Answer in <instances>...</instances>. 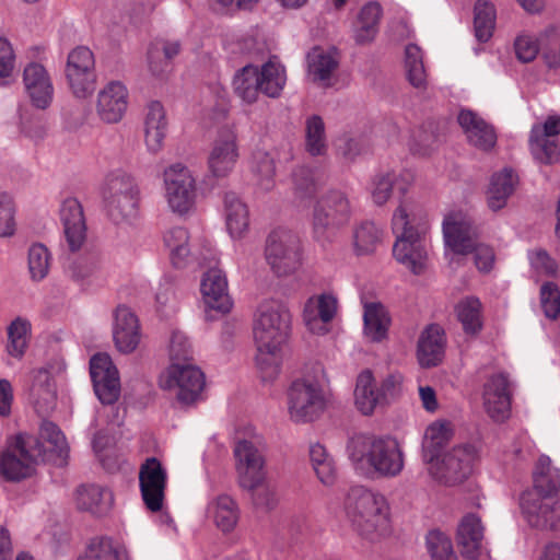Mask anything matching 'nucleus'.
<instances>
[{
  "label": "nucleus",
  "mask_w": 560,
  "mask_h": 560,
  "mask_svg": "<svg viewBox=\"0 0 560 560\" xmlns=\"http://www.w3.org/2000/svg\"><path fill=\"white\" fill-rule=\"evenodd\" d=\"M291 330V314L279 301L262 302L254 317L253 335L257 347L256 364L264 381L273 380L280 371L281 347Z\"/></svg>",
  "instance_id": "1"
},
{
  "label": "nucleus",
  "mask_w": 560,
  "mask_h": 560,
  "mask_svg": "<svg viewBox=\"0 0 560 560\" xmlns=\"http://www.w3.org/2000/svg\"><path fill=\"white\" fill-rule=\"evenodd\" d=\"M534 490L521 495L522 512L533 527L556 530L560 528V469L551 466L548 456L541 455L533 471Z\"/></svg>",
  "instance_id": "2"
},
{
  "label": "nucleus",
  "mask_w": 560,
  "mask_h": 560,
  "mask_svg": "<svg viewBox=\"0 0 560 560\" xmlns=\"http://www.w3.org/2000/svg\"><path fill=\"white\" fill-rule=\"evenodd\" d=\"M353 468L366 477L394 478L404 469V454L396 439L357 433L347 442Z\"/></svg>",
  "instance_id": "3"
},
{
  "label": "nucleus",
  "mask_w": 560,
  "mask_h": 560,
  "mask_svg": "<svg viewBox=\"0 0 560 560\" xmlns=\"http://www.w3.org/2000/svg\"><path fill=\"white\" fill-rule=\"evenodd\" d=\"M345 511L353 530L364 540L376 542L392 532L389 506L384 495L362 486L352 487Z\"/></svg>",
  "instance_id": "4"
},
{
  "label": "nucleus",
  "mask_w": 560,
  "mask_h": 560,
  "mask_svg": "<svg viewBox=\"0 0 560 560\" xmlns=\"http://www.w3.org/2000/svg\"><path fill=\"white\" fill-rule=\"evenodd\" d=\"M393 232L396 235L393 246L394 257L413 273L419 275L427 260V250L422 238L425 226L412 223L402 201L393 215Z\"/></svg>",
  "instance_id": "5"
},
{
  "label": "nucleus",
  "mask_w": 560,
  "mask_h": 560,
  "mask_svg": "<svg viewBox=\"0 0 560 560\" xmlns=\"http://www.w3.org/2000/svg\"><path fill=\"white\" fill-rule=\"evenodd\" d=\"M47 458L44 444L38 436L20 433L9 444L0 457V471L9 481L25 479L35 470L39 462Z\"/></svg>",
  "instance_id": "6"
},
{
  "label": "nucleus",
  "mask_w": 560,
  "mask_h": 560,
  "mask_svg": "<svg viewBox=\"0 0 560 560\" xmlns=\"http://www.w3.org/2000/svg\"><path fill=\"white\" fill-rule=\"evenodd\" d=\"M327 398L318 378L304 376L292 382L288 389V410L296 423L312 422L325 411Z\"/></svg>",
  "instance_id": "7"
},
{
  "label": "nucleus",
  "mask_w": 560,
  "mask_h": 560,
  "mask_svg": "<svg viewBox=\"0 0 560 560\" xmlns=\"http://www.w3.org/2000/svg\"><path fill=\"white\" fill-rule=\"evenodd\" d=\"M265 257L277 276L295 272L302 265L300 237L290 230H273L266 240Z\"/></svg>",
  "instance_id": "8"
},
{
  "label": "nucleus",
  "mask_w": 560,
  "mask_h": 560,
  "mask_svg": "<svg viewBox=\"0 0 560 560\" xmlns=\"http://www.w3.org/2000/svg\"><path fill=\"white\" fill-rule=\"evenodd\" d=\"M351 202L341 190H329L322 196L313 211L314 237L322 243L329 241L328 232L338 229L350 221Z\"/></svg>",
  "instance_id": "9"
},
{
  "label": "nucleus",
  "mask_w": 560,
  "mask_h": 560,
  "mask_svg": "<svg viewBox=\"0 0 560 560\" xmlns=\"http://www.w3.org/2000/svg\"><path fill=\"white\" fill-rule=\"evenodd\" d=\"M475 457L476 450L472 445H458L445 453L441 459L439 456L428 462V470L439 482L454 486L463 482L470 475Z\"/></svg>",
  "instance_id": "10"
},
{
  "label": "nucleus",
  "mask_w": 560,
  "mask_h": 560,
  "mask_svg": "<svg viewBox=\"0 0 560 560\" xmlns=\"http://www.w3.org/2000/svg\"><path fill=\"white\" fill-rule=\"evenodd\" d=\"M65 72L68 85L75 97L86 98L94 93L95 58L89 47L78 46L69 52Z\"/></svg>",
  "instance_id": "11"
},
{
  "label": "nucleus",
  "mask_w": 560,
  "mask_h": 560,
  "mask_svg": "<svg viewBox=\"0 0 560 560\" xmlns=\"http://www.w3.org/2000/svg\"><path fill=\"white\" fill-rule=\"evenodd\" d=\"M165 197L171 210L179 215L188 213L195 206L196 180L182 164L170 166L164 172Z\"/></svg>",
  "instance_id": "12"
},
{
  "label": "nucleus",
  "mask_w": 560,
  "mask_h": 560,
  "mask_svg": "<svg viewBox=\"0 0 560 560\" xmlns=\"http://www.w3.org/2000/svg\"><path fill=\"white\" fill-rule=\"evenodd\" d=\"M238 483L243 489L255 490L266 480L262 450L248 440H241L234 447Z\"/></svg>",
  "instance_id": "13"
},
{
  "label": "nucleus",
  "mask_w": 560,
  "mask_h": 560,
  "mask_svg": "<svg viewBox=\"0 0 560 560\" xmlns=\"http://www.w3.org/2000/svg\"><path fill=\"white\" fill-rule=\"evenodd\" d=\"M445 245L455 254L467 255L478 242L479 231L472 219L462 212L448 213L443 220Z\"/></svg>",
  "instance_id": "14"
},
{
  "label": "nucleus",
  "mask_w": 560,
  "mask_h": 560,
  "mask_svg": "<svg viewBox=\"0 0 560 560\" xmlns=\"http://www.w3.org/2000/svg\"><path fill=\"white\" fill-rule=\"evenodd\" d=\"M167 387L175 390L177 400L185 406L195 404L205 387V375L191 364L173 363L170 368Z\"/></svg>",
  "instance_id": "15"
},
{
  "label": "nucleus",
  "mask_w": 560,
  "mask_h": 560,
  "mask_svg": "<svg viewBox=\"0 0 560 560\" xmlns=\"http://www.w3.org/2000/svg\"><path fill=\"white\" fill-rule=\"evenodd\" d=\"M167 474L156 457L147 458L139 470V486L142 500L151 512L163 506Z\"/></svg>",
  "instance_id": "16"
},
{
  "label": "nucleus",
  "mask_w": 560,
  "mask_h": 560,
  "mask_svg": "<svg viewBox=\"0 0 560 560\" xmlns=\"http://www.w3.org/2000/svg\"><path fill=\"white\" fill-rule=\"evenodd\" d=\"M90 374L96 396L105 405L117 401L120 394L118 370L107 354L97 353L90 361Z\"/></svg>",
  "instance_id": "17"
},
{
  "label": "nucleus",
  "mask_w": 560,
  "mask_h": 560,
  "mask_svg": "<svg viewBox=\"0 0 560 560\" xmlns=\"http://www.w3.org/2000/svg\"><path fill=\"white\" fill-rule=\"evenodd\" d=\"M22 83L26 96L35 108L45 110L50 106L54 100V85L42 63H27L22 73Z\"/></svg>",
  "instance_id": "18"
},
{
  "label": "nucleus",
  "mask_w": 560,
  "mask_h": 560,
  "mask_svg": "<svg viewBox=\"0 0 560 560\" xmlns=\"http://www.w3.org/2000/svg\"><path fill=\"white\" fill-rule=\"evenodd\" d=\"M238 159L236 135L230 129L220 131L208 156V167L217 178L226 177Z\"/></svg>",
  "instance_id": "19"
},
{
  "label": "nucleus",
  "mask_w": 560,
  "mask_h": 560,
  "mask_svg": "<svg viewBox=\"0 0 560 560\" xmlns=\"http://www.w3.org/2000/svg\"><path fill=\"white\" fill-rule=\"evenodd\" d=\"M482 397L486 411L494 421H503L509 417L511 394L505 374L490 376L483 385Z\"/></svg>",
  "instance_id": "20"
},
{
  "label": "nucleus",
  "mask_w": 560,
  "mask_h": 560,
  "mask_svg": "<svg viewBox=\"0 0 560 560\" xmlns=\"http://www.w3.org/2000/svg\"><path fill=\"white\" fill-rule=\"evenodd\" d=\"M338 310V301L330 293L311 298L304 307L303 320L310 331L317 335L328 332L327 325L334 319Z\"/></svg>",
  "instance_id": "21"
},
{
  "label": "nucleus",
  "mask_w": 560,
  "mask_h": 560,
  "mask_svg": "<svg viewBox=\"0 0 560 560\" xmlns=\"http://www.w3.org/2000/svg\"><path fill=\"white\" fill-rule=\"evenodd\" d=\"M201 293L205 305L222 314L228 313L232 307V302L228 293V280L224 272L210 267L201 280Z\"/></svg>",
  "instance_id": "22"
},
{
  "label": "nucleus",
  "mask_w": 560,
  "mask_h": 560,
  "mask_svg": "<svg viewBox=\"0 0 560 560\" xmlns=\"http://www.w3.org/2000/svg\"><path fill=\"white\" fill-rule=\"evenodd\" d=\"M128 91L119 81H110L97 95L96 112L108 124L118 122L127 109Z\"/></svg>",
  "instance_id": "23"
},
{
  "label": "nucleus",
  "mask_w": 560,
  "mask_h": 560,
  "mask_svg": "<svg viewBox=\"0 0 560 560\" xmlns=\"http://www.w3.org/2000/svg\"><path fill=\"white\" fill-rule=\"evenodd\" d=\"M63 233L70 252L81 248L86 238V226L83 208L75 198H68L60 209Z\"/></svg>",
  "instance_id": "24"
},
{
  "label": "nucleus",
  "mask_w": 560,
  "mask_h": 560,
  "mask_svg": "<svg viewBox=\"0 0 560 560\" xmlns=\"http://www.w3.org/2000/svg\"><path fill=\"white\" fill-rule=\"evenodd\" d=\"M113 338L117 349L122 353L132 352L140 342L138 317L125 305H119L115 311Z\"/></svg>",
  "instance_id": "25"
},
{
  "label": "nucleus",
  "mask_w": 560,
  "mask_h": 560,
  "mask_svg": "<svg viewBox=\"0 0 560 560\" xmlns=\"http://www.w3.org/2000/svg\"><path fill=\"white\" fill-rule=\"evenodd\" d=\"M470 144L482 151L491 150L497 143V135L491 125L469 109H463L457 116Z\"/></svg>",
  "instance_id": "26"
},
{
  "label": "nucleus",
  "mask_w": 560,
  "mask_h": 560,
  "mask_svg": "<svg viewBox=\"0 0 560 560\" xmlns=\"http://www.w3.org/2000/svg\"><path fill=\"white\" fill-rule=\"evenodd\" d=\"M444 350V330L439 325H429L418 340L417 357L420 365L422 368L436 366L443 360Z\"/></svg>",
  "instance_id": "27"
},
{
  "label": "nucleus",
  "mask_w": 560,
  "mask_h": 560,
  "mask_svg": "<svg viewBox=\"0 0 560 560\" xmlns=\"http://www.w3.org/2000/svg\"><path fill=\"white\" fill-rule=\"evenodd\" d=\"M485 527L475 513L464 515L457 526V544L463 556L475 559L482 547Z\"/></svg>",
  "instance_id": "28"
},
{
  "label": "nucleus",
  "mask_w": 560,
  "mask_h": 560,
  "mask_svg": "<svg viewBox=\"0 0 560 560\" xmlns=\"http://www.w3.org/2000/svg\"><path fill=\"white\" fill-rule=\"evenodd\" d=\"M354 405L364 416H371L378 407L385 406L371 370H363L357 377Z\"/></svg>",
  "instance_id": "29"
},
{
  "label": "nucleus",
  "mask_w": 560,
  "mask_h": 560,
  "mask_svg": "<svg viewBox=\"0 0 560 560\" xmlns=\"http://www.w3.org/2000/svg\"><path fill=\"white\" fill-rule=\"evenodd\" d=\"M77 505L95 516L106 515L113 505V493L100 485H82L77 489Z\"/></svg>",
  "instance_id": "30"
},
{
  "label": "nucleus",
  "mask_w": 560,
  "mask_h": 560,
  "mask_svg": "<svg viewBox=\"0 0 560 560\" xmlns=\"http://www.w3.org/2000/svg\"><path fill=\"white\" fill-rule=\"evenodd\" d=\"M306 58L310 78L324 88L330 86L331 78L339 66L336 52L314 47Z\"/></svg>",
  "instance_id": "31"
},
{
  "label": "nucleus",
  "mask_w": 560,
  "mask_h": 560,
  "mask_svg": "<svg viewBox=\"0 0 560 560\" xmlns=\"http://www.w3.org/2000/svg\"><path fill=\"white\" fill-rule=\"evenodd\" d=\"M411 182L412 176L408 172L400 174L386 172L375 175L371 188L373 201L378 206L384 205L389 199L393 190H397L401 196H405Z\"/></svg>",
  "instance_id": "32"
},
{
  "label": "nucleus",
  "mask_w": 560,
  "mask_h": 560,
  "mask_svg": "<svg viewBox=\"0 0 560 560\" xmlns=\"http://www.w3.org/2000/svg\"><path fill=\"white\" fill-rule=\"evenodd\" d=\"M517 176L512 168H503L494 173L487 190V203L492 211H499L506 206L508 199L514 192Z\"/></svg>",
  "instance_id": "33"
},
{
  "label": "nucleus",
  "mask_w": 560,
  "mask_h": 560,
  "mask_svg": "<svg viewBox=\"0 0 560 560\" xmlns=\"http://www.w3.org/2000/svg\"><path fill=\"white\" fill-rule=\"evenodd\" d=\"M167 131L165 112L160 102H151L144 119L145 144L149 151L155 153L163 147Z\"/></svg>",
  "instance_id": "34"
},
{
  "label": "nucleus",
  "mask_w": 560,
  "mask_h": 560,
  "mask_svg": "<svg viewBox=\"0 0 560 560\" xmlns=\"http://www.w3.org/2000/svg\"><path fill=\"white\" fill-rule=\"evenodd\" d=\"M226 229L233 238H240L248 231L249 211L247 205L233 191L224 196Z\"/></svg>",
  "instance_id": "35"
},
{
  "label": "nucleus",
  "mask_w": 560,
  "mask_h": 560,
  "mask_svg": "<svg viewBox=\"0 0 560 560\" xmlns=\"http://www.w3.org/2000/svg\"><path fill=\"white\" fill-rule=\"evenodd\" d=\"M363 310L364 334L372 341L383 340L390 324L386 307L378 301H364Z\"/></svg>",
  "instance_id": "36"
},
{
  "label": "nucleus",
  "mask_w": 560,
  "mask_h": 560,
  "mask_svg": "<svg viewBox=\"0 0 560 560\" xmlns=\"http://www.w3.org/2000/svg\"><path fill=\"white\" fill-rule=\"evenodd\" d=\"M103 202L126 198L130 196H139V187L135 178L121 171L116 170L108 173L101 188Z\"/></svg>",
  "instance_id": "37"
},
{
  "label": "nucleus",
  "mask_w": 560,
  "mask_h": 560,
  "mask_svg": "<svg viewBox=\"0 0 560 560\" xmlns=\"http://www.w3.org/2000/svg\"><path fill=\"white\" fill-rule=\"evenodd\" d=\"M180 44L178 42L156 40L148 50V62L151 73L158 79H163L171 70L170 61L178 55Z\"/></svg>",
  "instance_id": "38"
},
{
  "label": "nucleus",
  "mask_w": 560,
  "mask_h": 560,
  "mask_svg": "<svg viewBox=\"0 0 560 560\" xmlns=\"http://www.w3.org/2000/svg\"><path fill=\"white\" fill-rule=\"evenodd\" d=\"M102 262L98 253L89 252L77 257H67L63 261V270L73 281L83 282L100 271Z\"/></svg>",
  "instance_id": "39"
},
{
  "label": "nucleus",
  "mask_w": 560,
  "mask_h": 560,
  "mask_svg": "<svg viewBox=\"0 0 560 560\" xmlns=\"http://www.w3.org/2000/svg\"><path fill=\"white\" fill-rule=\"evenodd\" d=\"M31 396L34 402L45 410L52 408L56 400V387L51 373L47 368L35 369L31 372Z\"/></svg>",
  "instance_id": "40"
},
{
  "label": "nucleus",
  "mask_w": 560,
  "mask_h": 560,
  "mask_svg": "<svg viewBox=\"0 0 560 560\" xmlns=\"http://www.w3.org/2000/svg\"><path fill=\"white\" fill-rule=\"evenodd\" d=\"M261 93L268 97H279L287 82L285 69L276 57L270 58L258 69Z\"/></svg>",
  "instance_id": "41"
},
{
  "label": "nucleus",
  "mask_w": 560,
  "mask_h": 560,
  "mask_svg": "<svg viewBox=\"0 0 560 560\" xmlns=\"http://www.w3.org/2000/svg\"><path fill=\"white\" fill-rule=\"evenodd\" d=\"M382 8L377 2L366 3L360 11L354 28V40L359 45L371 43L378 30Z\"/></svg>",
  "instance_id": "42"
},
{
  "label": "nucleus",
  "mask_w": 560,
  "mask_h": 560,
  "mask_svg": "<svg viewBox=\"0 0 560 560\" xmlns=\"http://www.w3.org/2000/svg\"><path fill=\"white\" fill-rule=\"evenodd\" d=\"M233 85L240 98L248 104L255 103L261 93L258 67L253 65L244 66L234 75Z\"/></svg>",
  "instance_id": "43"
},
{
  "label": "nucleus",
  "mask_w": 560,
  "mask_h": 560,
  "mask_svg": "<svg viewBox=\"0 0 560 560\" xmlns=\"http://www.w3.org/2000/svg\"><path fill=\"white\" fill-rule=\"evenodd\" d=\"M188 241V231L184 228H173L164 234V244L168 248L171 261L176 268L187 266L191 259Z\"/></svg>",
  "instance_id": "44"
},
{
  "label": "nucleus",
  "mask_w": 560,
  "mask_h": 560,
  "mask_svg": "<svg viewBox=\"0 0 560 560\" xmlns=\"http://www.w3.org/2000/svg\"><path fill=\"white\" fill-rule=\"evenodd\" d=\"M209 511L214 523L224 533L231 532L238 521V508L229 495H219L210 505Z\"/></svg>",
  "instance_id": "45"
},
{
  "label": "nucleus",
  "mask_w": 560,
  "mask_h": 560,
  "mask_svg": "<svg viewBox=\"0 0 560 560\" xmlns=\"http://www.w3.org/2000/svg\"><path fill=\"white\" fill-rule=\"evenodd\" d=\"M31 323L24 317H16L8 326L7 352L15 359H22L28 346Z\"/></svg>",
  "instance_id": "46"
},
{
  "label": "nucleus",
  "mask_w": 560,
  "mask_h": 560,
  "mask_svg": "<svg viewBox=\"0 0 560 560\" xmlns=\"http://www.w3.org/2000/svg\"><path fill=\"white\" fill-rule=\"evenodd\" d=\"M495 26V10L487 0H477L474 8L475 36L480 43L488 42Z\"/></svg>",
  "instance_id": "47"
},
{
  "label": "nucleus",
  "mask_w": 560,
  "mask_h": 560,
  "mask_svg": "<svg viewBox=\"0 0 560 560\" xmlns=\"http://www.w3.org/2000/svg\"><path fill=\"white\" fill-rule=\"evenodd\" d=\"M450 430L447 424L434 422L429 425L422 443V455L425 463L434 460L447 444Z\"/></svg>",
  "instance_id": "48"
},
{
  "label": "nucleus",
  "mask_w": 560,
  "mask_h": 560,
  "mask_svg": "<svg viewBox=\"0 0 560 560\" xmlns=\"http://www.w3.org/2000/svg\"><path fill=\"white\" fill-rule=\"evenodd\" d=\"M104 207L115 224H130L139 213V196L113 199L104 202Z\"/></svg>",
  "instance_id": "49"
},
{
  "label": "nucleus",
  "mask_w": 560,
  "mask_h": 560,
  "mask_svg": "<svg viewBox=\"0 0 560 560\" xmlns=\"http://www.w3.org/2000/svg\"><path fill=\"white\" fill-rule=\"evenodd\" d=\"M38 439L49 444V450H46L44 446L47 456L46 460H49L52 455H56L60 459L66 458L68 455L69 447L66 438L54 422L43 421Z\"/></svg>",
  "instance_id": "50"
},
{
  "label": "nucleus",
  "mask_w": 560,
  "mask_h": 560,
  "mask_svg": "<svg viewBox=\"0 0 560 560\" xmlns=\"http://www.w3.org/2000/svg\"><path fill=\"white\" fill-rule=\"evenodd\" d=\"M440 135L433 122H427L415 129L409 142L410 151L418 155H429L439 144Z\"/></svg>",
  "instance_id": "51"
},
{
  "label": "nucleus",
  "mask_w": 560,
  "mask_h": 560,
  "mask_svg": "<svg viewBox=\"0 0 560 560\" xmlns=\"http://www.w3.org/2000/svg\"><path fill=\"white\" fill-rule=\"evenodd\" d=\"M480 310V301L472 296L466 298L457 304V318L462 323L466 334L475 335L480 331L482 327Z\"/></svg>",
  "instance_id": "52"
},
{
  "label": "nucleus",
  "mask_w": 560,
  "mask_h": 560,
  "mask_svg": "<svg viewBox=\"0 0 560 560\" xmlns=\"http://www.w3.org/2000/svg\"><path fill=\"white\" fill-rule=\"evenodd\" d=\"M322 182V175L317 170L299 166L293 172L295 196L300 199L312 198Z\"/></svg>",
  "instance_id": "53"
},
{
  "label": "nucleus",
  "mask_w": 560,
  "mask_h": 560,
  "mask_svg": "<svg viewBox=\"0 0 560 560\" xmlns=\"http://www.w3.org/2000/svg\"><path fill=\"white\" fill-rule=\"evenodd\" d=\"M405 67L407 78L415 88H423L427 82V74L423 65V57L420 47L410 44L405 49Z\"/></svg>",
  "instance_id": "54"
},
{
  "label": "nucleus",
  "mask_w": 560,
  "mask_h": 560,
  "mask_svg": "<svg viewBox=\"0 0 560 560\" xmlns=\"http://www.w3.org/2000/svg\"><path fill=\"white\" fill-rule=\"evenodd\" d=\"M380 241L381 230L373 222H363L354 229L353 246L357 255L373 253Z\"/></svg>",
  "instance_id": "55"
},
{
  "label": "nucleus",
  "mask_w": 560,
  "mask_h": 560,
  "mask_svg": "<svg viewBox=\"0 0 560 560\" xmlns=\"http://www.w3.org/2000/svg\"><path fill=\"white\" fill-rule=\"evenodd\" d=\"M306 151L313 155H323L327 150L325 124L320 116L313 115L306 120Z\"/></svg>",
  "instance_id": "56"
},
{
  "label": "nucleus",
  "mask_w": 560,
  "mask_h": 560,
  "mask_svg": "<svg viewBox=\"0 0 560 560\" xmlns=\"http://www.w3.org/2000/svg\"><path fill=\"white\" fill-rule=\"evenodd\" d=\"M530 151L535 160L544 164H552L560 159V145L556 138H529Z\"/></svg>",
  "instance_id": "57"
},
{
  "label": "nucleus",
  "mask_w": 560,
  "mask_h": 560,
  "mask_svg": "<svg viewBox=\"0 0 560 560\" xmlns=\"http://www.w3.org/2000/svg\"><path fill=\"white\" fill-rule=\"evenodd\" d=\"M28 271L32 280L40 281L48 275L50 254L48 248L40 244H33L28 249Z\"/></svg>",
  "instance_id": "58"
},
{
  "label": "nucleus",
  "mask_w": 560,
  "mask_h": 560,
  "mask_svg": "<svg viewBox=\"0 0 560 560\" xmlns=\"http://www.w3.org/2000/svg\"><path fill=\"white\" fill-rule=\"evenodd\" d=\"M253 172L258 176L257 185L262 190H270L273 187V176L276 172L273 159L262 151L254 154Z\"/></svg>",
  "instance_id": "59"
},
{
  "label": "nucleus",
  "mask_w": 560,
  "mask_h": 560,
  "mask_svg": "<svg viewBox=\"0 0 560 560\" xmlns=\"http://www.w3.org/2000/svg\"><path fill=\"white\" fill-rule=\"evenodd\" d=\"M427 549L432 560L456 559L450 537L440 530L429 532L427 535Z\"/></svg>",
  "instance_id": "60"
},
{
  "label": "nucleus",
  "mask_w": 560,
  "mask_h": 560,
  "mask_svg": "<svg viewBox=\"0 0 560 560\" xmlns=\"http://www.w3.org/2000/svg\"><path fill=\"white\" fill-rule=\"evenodd\" d=\"M79 560H120V553L112 539L102 538L93 541Z\"/></svg>",
  "instance_id": "61"
},
{
  "label": "nucleus",
  "mask_w": 560,
  "mask_h": 560,
  "mask_svg": "<svg viewBox=\"0 0 560 560\" xmlns=\"http://www.w3.org/2000/svg\"><path fill=\"white\" fill-rule=\"evenodd\" d=\"M540 303L546 317L556 319L560 314V291L556 283L546 282L540 288Z\"/></svg>",
  "instance_id": "62"
},
{
  "label": "nucleus",
  "mask_w": 560,
  "mask_h": 560,
  "mask_svg": "<svg viewBox=\"0 0 560 560\" xmlns=\"http://www.w3.org/2000/svg\"><path fill=\"white\" fill-rule=\"evenodd\" d=\"M168 351L173 363H180L182 361H188L192 358L191 345L187 336L179 330L172 332Z\"/></svg>",
  "instance_id": "63"
},
{
  "label": "nucleus",
  "mask_w": 560,
  "mask_h": 560,
  "mask_svg": "<svg viewBox=\"0 0 560 560\" xmlns=\"http://www.w3.org/2000/svg\"><path fill=\"white\" fill-rule=\"evenodd\" d=\"M15 206L13 199L7 192L0 194V236L5 237L14 233Z\"/></svg>",
  "instance_id": "64"
}]
</instances>
